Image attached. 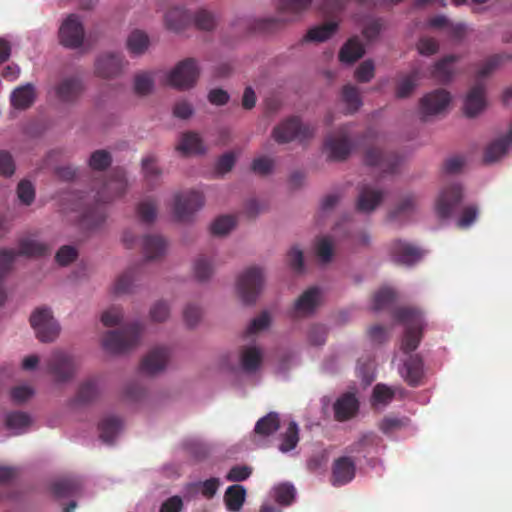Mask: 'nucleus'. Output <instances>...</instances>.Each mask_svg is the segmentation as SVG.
I'll return each instance as SVG.
<instances>
[{
	"mask_svg": "<svg viewBox=\"0 0 512 512\" xmlns=\"http://www.w3.org/2000/svg\"><path fill=\"white\" fill-rule=\"evenodd\" d=\"M393 317L406 326L401 348L410 353L417 349L422 338L423 317L419 310L410 307L398 308Z\"/></svg>",
	"mask_w": 512,
	"mask_h": 512,
	"instance_id": "obj_1",
	"label": "nucleus"
},
{
	"mask_svg": "<svg viewBox=\"0 0 512 512\" xmlns=\"http://www.w3.org/2000/svg\"><path fill=\"white\" fill-rule=\"evenodd\" d=\"M142 330V325L136 322L120 330L109 331L103 338V347L115 354L127 352L139 344Z\"/></svg>",
	"mask_w": 512,
	"mask_h": 512,
	"instance_id": "obj_2",
	"label": "nucleus"
},
{
	"mask_svg": "<svg viewBox=\"0 0 512 512\" xmlns=\"http://www.w3.org/2000/svg\"><path fill=\"white\" fill-rule=\"evenodd\" d=\"M264 273L259 267L246 269L237 280V292L246 304H252L260 295L264 286Z\"/></svg>",
	"mask_w": 512,
	"mask_h": 512,
	"instance_id": "obj_3",
	"label": "nucleus"
},
{
	"mask_svg": "<svg viewBox=\"0 0 512 512\" xmlns=\"http://www.w3.org/2000/svg\"><path fill=\"white\" fill-rule=\"evenodd\" d=\"M314 134V128L303 125L298 117H291L276 127L272 131V137L279 144L289 143L293 140L305 141Z\"/></svg>",
	"mask_w": 512,
	"mask_h": 512,
	"instance_id": "obj_4",
	"label": "nucleus"
},
{
	"mask_svg": "<svg viewBox=\"0 0 512 512\" xmlns=\"http://www.w3.org/2000/svg\"><path fill=\"white\" fill-rule=\"evenodd\" d=\"M199 73L197 61L187 58L180 61L167 75V82L170 86L180 90L190 89L196 84Z\"/></svg>",
	"mask_w": 512,
	"mask_h": 512,
	"instance_id": "obj_5",
	"label": "nucleus"
},
{
	"mask_svg": "<svg viewBox=\"0 0 512 512\" xmlns=\"http://www.w3.org/2000/svg\"><path fill=\"white\" fill-rule=\"evenodd\" d=\"M204 205V196L196 190L177 193L174 196L173 215L179 222L189 221Z\"/></svg>",
	"mask_w": 512,
	"mask_h": 512,
	"instance_id": "obj_6",
	"label": "nucleus"
},
{
	"mask_svg": "<svg viewBox=\"0 0 512 512\" xmlns=\"http://www.w3.org/2000/svg\"><path fill=\"white\" fill-rule=\"evenodd\" d=\"M30 323L41 342H52L59 335L60 326L49 308H37L30 316Z\"/></svg>",
	"mask_w": 512,
	"mask_h": 512,
	"instance_id": "obj_7",
	"label": "nucleus"
},
{
	"mask_svg": "<svg viewBox=\"0 0 512 512\" xmlns=\"http://www.w3.org/2000/svg\"><path fill=\"white\" fill-rule=\"evenodd\" d=\"M128 65V61L119 52H104L94 63V73L102 79H115L121 76Z\"/></svg>",
	"mask_w": 512,
	"mask_h": 512,
	"instance_id": "obj_8",
	"label": "nucleus"
},
{
	"mask_svg": "<svg viewBox=\"0 0 512 512\" xmlns=\"http://www.w3.org/2000/svg\"><path fill=\"white\" fill-rule=\"evenodd\" d=\"M47 372L53 376L55 382L70 381L76 373L74 358L63 351L53 352L47 360Z\"/></svg>",
	"mask_w": 512,
	"mask_h": 512,
	"instance_id": "obj_9",
	"label": "nucleus"
},
{
	"mask_svg": "<svg viewBox=\"0 0 512 512\" xmlns=\"http://www.w3.org/2000/svg\"><path fill=\"white\" fill-rule=\"evenodd\" d=\"M352 147L348 126H343L337 132L329 134L324 142V150L332 161L346 160Z\"/></svg>",
	"mask_w": 512,
	"mask_h": 512,
	"instance_id": "obj_10",
	"label": "nucleus"
},
{
	"mask_svg": "<svg viewBox=\"0 0 512 512\" xmlns=\"http://www.w3.org/2000/svg\"><path fill=\"white\" fill-rule=\"evenodd\" d=\"M463 200V189L460 184H451L444 187L435 204L436 214L440 219L453 216Z\"/></svg>",
	"mask_w": 512,
	"mask_h": 512,
	"instance_id": "obj_11",
	"label": "nucleus"
},
{
	"mask_svg": "<svg viewBox=\"0 0 512 512\" xmlns=\"http://www.w3.org/2000/svg\"><path fill=\"white\" fill-rule=\"evenodd\" d=\"M84 28L75 14L69 15L59 28L60 43L67 48L76 49L83 44Z\"/></svg>",
	"mask_w": 512,
	"mask_h": 512,
	"instance_id": "obj_12",
	"label": "nucleus"
},
{
	"mask_svg": "<svg viewBox=\"0 0 512 512\" xmlns=\"http://www.w3.org/2000/svg\"><path fill=\"white\" fill-rule=\"evenodd\" d=\"M365 164L372 167H378L384 174H393L402 162V158L394 153H384L382 150L371 147L365 152Z\"/></svg>",
	"mask_w": 512,
	"mask_h": 512,
	"instance_id": "obj_13",
	"label": "nucleus"
},
{
	"mask_svg": "<svg viewBox=\"0 0 512 512\" xmlns=\"http://www.w3.org/2000/svg\"><path fill=\"white\" fill-rule=\"evenodd\" d=\"M85 90L83 80L77 76L65 77L55 86V95L59 101L73 104L78 101Z\"/></svg>",
	"mask_w": 512,
	"mask_h": 512,
	"instance_id": "obj_14",
	"label": "nucleus"
},
{
	"mask_svg": "<svg viewBox=\"0 0 512 512\" xmlns=\"http://www.w3.org/2000/svg\"><path fill=\"white\" fill-rule=\"evenodd\" d=\"M451 100L450 94L444 89H436L420 100V111L423 118L441 113Z\"/></svg>",
	"mask_w": 512,
	"mask_h": 512,
	"instance_id": "obj_15",
	"label": "nucleus"
},
{
	"mask_svg": "<svg viewBox=\"0 0 512 512\" xmlns=\"http://www.w3.org/2000/svg\"><path fill=\"white\" fill-rule=\"evenodd\" d=\"M390 252L394 262L407 266L417 263L423 256L421 249L402 240L392 242Z\"/></svg>",
	"mask_w": 512,
	"mask_h": 512,
	"instance_id": "obj_16",
	"label": "nucleus"
},
{
	"mask_svg": "<svg viewBox=\"0 0 512 512\" xmlns=\"http://www.w3.org/2000/svg\"><path fill=\"white\" fill-rule=\"evenodd\" d=\"M127 188L125 175L122 171H115L102 188L97 192V203H107L115 197L123 195Z\"/></svg>",
	"mask_w": 512,
	"mask_h": 512,
	"instance_id": "obj_17",
	"label": "nucleus"
},
{
	"mask_svg": "<svg viewBox=\"0 0 512 512\" xmlns=\"http://www.w3.org/2000/svg\"><path fill=\"white\" fill-rule=\"evenodd\" d=\"M170 357L166 347L153 348L142 360L140 370L147 375H154L165 369Z\"/></svg>",
	"mask_w": 512,
	"mask_h": 512,
	"instance_id": "obj_18",
	"label": "nucleus"
},
{
	"mask_svg": "<svg viewBox=\"0 0 512 512\" xmlns=\"http://www.w3.org/2000/svg\"><path fill=\"white\" fill-rule=\"evenodd\" d=\"M356 466L352 458L343 456L336 459L332 467V484L342 486L353 480Z\"/></svg>",
	"mask_w": 512,
	"mask_h": 512,
	"instance_id": "obj_19",
	"label": "nucleus"
},
{
	"mask_svg": "<svg viewBox=\"0 0 512 512\" xmlns=\"http://www.w3.org/2000/svg\"><path fill=\"white\" fill-rule=\"evenodd\" d=\"M400 374L409 386H419L424 376L422 358L417 354L410 355L404 361Z\"/></svg>",
	"mask_w": 512,
	"mask_h": 512,
	"instance_id": "obj_20",
	"label": "nucleus"
},
{
	"mask_svg": "<svg viewBox=\"0 0 512 512\" xmlns=\"http://www.w3.org/2000/svg\"><path fill=\"white\" fill-rule=\"evenodd\" d=\"M321 291L318 287H311L304 291L294 304L295 316L312 314L320 304Z\"/></svg>",
	"mask_w": 512,
	"mask_h": 512,
	"instance_id": "obj_21",
	"label": "nucleus"
},
{
	"mask_svg": "<svg viewBox=\"0 0 512 512\" xmlns=\"http://www.w3.org/2000/svg\"><path fill=\"white\" fill-rule=\"evenodd\" d=\"M99 392L98 380L94 377L88 378L79 385L76 395L70 401V405H88L97 399Z\"/></svg>",
	"mask_w": 512,
	"mask_h": 512,
	"instance_id": "obj_22",
	"label": "nucleus"
},
{
	"mask_svg": "<svg viewBox=\"0 0 512 512\" xmlns=\"http://www.w3.org/2000/svg\"><path fill=\"white\" fill-rule=\"evenodd\" d=\"M280 18H241L236 24L241 29L242 33L251 32H270L278 27L280 22H284Z\"/></svg>",
	"mask_w": 512,
	"mask_h": 512,
	"instance_id": "obj_23",
	"label": "nucleus"
},
{
	"mask_svg": "<svg viewBox=\"0 0 512 512\" xmlns=\"http://www.w3.org/2000/svg\"><path fill=\"white\" fill-rule=\"evenodd\" d=\"M383 197L382 191L364 185L359 191L356 208L360 212L370 213L382 202Z\"/></svg>",
	"mask_w": 512,
	"mask_h": 512,
	"instance_id": "obj_24",
	"label": "nucleus"
},
{
	"mask_svg": "<svg viewBox=\"0 0 512 512\" xmlns=\"http://www.w3.org/2000/svg\"><path fill=\"white\" fill-rule=\"evenodd\" d=\"M485 107V86L482 83L475 84L469 91L464 102V113L467 117H474Z\"/></svg>",
	"mask_w": 512,
	"mask_h": 512,
	"instance_id": "obj_25",
	"label": "nucleus"
},
{
	"mask_svg": "<svg viewBox=\"0 0 512 512\" xmlns=\"http://www.w3.org/2000/svg\"><path fill=\"white\" fill-rule=\"evenodd\" d=\"M167 243L160 235H146L142 239V250L147 260H157L166 253Z\"/></svg>",
	"mask_w": 512,
	"mask_h": 512,
	"instance_id": "obj_26",
	"label": "nucleus"
},
{
	"mask_svg": "<svg viewBox=\"0 0 512 512\" xmlns=\"http://www.w3.org/2000/svg\"><path fill=\"white\" fill-rule=\"evenodd\" d=\"M358 410V401L353 394H344L334 403V415L338 421L352 418Z\"/></svg>",
	"mask_w": 512,
	"mask_h": 512,
	"instance_id": "obj_27",
	"label": "nucleus"
},
{
	"mask_svg": "<svg viewBox=\"0 0 512 512\" xmlns=\"http://www.w3.org/2000/svg\"><path fill=\"white\" fill-rule=\"evenodd\" d=\"M458 60L455 55H449L438 61L431 71V77L439 83H448L454 75L453 64Z\"/></svg>",
	"mask_w": 512,
	"mask_h": 512,
	"instance_id": "obj_28",
	"label": "nucleus"
},
{
	"mask_svg": "<svg viewBox=\"0 0 512 512\" xmlns=\"http://www.w3.org/2000/svg\"><path fill=\"white\" fill-rule=\"evenodd\" d=\"M512 143V125L508 133L493 141L488 145V147L485 150L484 154V161L486 163H492L497 161L501 156H503L509 145Z\"/></svg>",
	"mask_w": 512,
	"mask_h": 512,
	"instance_id": "obj_29",
	"label": "nucleus"
},
{
	"mask_svg": "<svg viewBox=\"0 0 512 512\" xmlns=\"http://www.w3.org/2000/svg\"><path fill=\"white\" fill-rule=\"evenodd\" d=\"M122 428V421L116 416H105L98 424L100 438L104 443L112 444Z\"/></svg>",
	"mask_w": 512,
	"mask_h": 512,
	"instance_id": "obj_30",
	"label": "nucleus"
},
{
	"mask_svg": "<svg viewBox=\"0 0 512 512\" xmlns=\"http://www.w3.org/2000/svg\"><path fill=\"white\" fill-rule=\"evenodd\" d=\"M190 22V14L181 7H173L165 14L166 27L175 32L183 30Z\"/></svg>",
	"mask_w": 512,
	"mask_h": 512,
	"instance_id": "obj_31",
	"label": "nucleus"
},
{
	"mask_svg": "<svg viewBox=\"0 0 512 512\" xmlns=\"http://www.w3.org/2000/svg\"><path fill=\"white\" fill-rule=\"evenodd\" d=\"M365 53L364 46L357 37L350 38L339 52V60L342 63L352 64Z\"/></svg>",
	"mask_w": 512,
	"mask_h": 512,
	"instance_id": "obj_32",
	"label": "nucleus"
},
{
	"mask_svg": "<svg viewBox=\"0 0 512 512\" xmlns=\"http://www.w3.org/2000/svg\"><path fill=\"white\" fill-rule=\"evenodd\" d=\"M35 101V90L32 84L16 88L11 94V104L16 109H27Z\"/></svg>",
	"mask_w": 512,
	"mask_h": 512,
	"instance_id": "obj_33",
	"label": "nucleus"
},
{
	"mask_svg": "<svg viewBox=\"0 0 512 512\" xmlns=\"http://www.w3.org/2000/svg\"><path fill=\"white\" fill-rule=\"evenodd\" d=\"M80 490V483L75 479H61L50 486V491L56 499L76 496Z\"/></svg>",
	"mask_w": 512,
	"mask_h": 512,
	"instance_id": "obj_34",
	"label": "nucleus"
},
{
	"mask_svg": "<svg viewBox=\"0 0 512 512\" xmlns=\"http://www.w3.org/2000/svg\"><path fill=\"white\" fill-rule=\"evenodd\" d=\"M417 199L409 194L403 197L400 203L389 212L390 221H402L408 219L416 210Z\"/></svg>",
	"mask_w": 512,
	"mask_h": 512,
	"instance_id": "obj_35",
	"label": "nucleus"
},
{
	"mask_svg": "<svg viewBox=\"0 0 512 512\" xmlns=\"http://www.w3.org/2000/svg\"><path fill=\"white\" fill-rule=\"evenodd\" d=\"M262 353L255 346H247L242 348L240 352L241 367L246 372H255L261 365Z\"/></svg>",
	"mask_w": 512,
	"mask_h": 512,
	"instance_id": "obj_36",
	"label": "nucleus"
},
{
	"mask_svg": "<svg viewBox=\"0 0 512 512\" xmlns=\"http://www.w3.org/2000/svg\"><path fill=\"white\" fill-rule=\"evenodd\" d=\"M246 498V489L238 484L229 486L224 495L226 507L230 511H239Z\"/></svg>",
	"mask_w": 512,
	"mask_h": 512,
	"instance_id": "obj_37",
	"label": "nucleus"
},
{
	"mask_svg": "<svg viewBox=\"0 0 512 512\" xmlns=\"http://www.w3.org/2000/svg\"><path fill=\"white\" fill-rule=\"evenodd\" d=\"M419 77L420 76L418 69H413L409 74L402 75L396 83V97L406 98L410 96L415 87L417 86V81L419 80Z\"/></svg>",
	"mask_w": 512,
	"mask_h": 512,
	"instance_id": "obj_38",
	"label": "nucleus"
},
{
	"mask_svg": "<svg viewBox=\"0 0 512 512\" xmlns=\"http://www.w3.org/2000/svg\"><path fill=\"white\" fill-rule=\"evenodd\" d=\"M177 150L183 154H200L204 152V147L200 136L195 132H186L182 134Z\"/></svg>",
	"mask_w": 512,
	"mask_h": 512,
	"instance_id": "obj_39",
	"label": "nucleus"
},
{
	"mask_svg": "<svg viewBox=\"0 0 512 512\" xmlns=\"http://www.w3.org/2000/svg\"><path fill=\"white\" fill-rule=\"evenodd\" d=\"M336 22H327L319 26H315L308 30L304 40L306 42H323L329 39L337 30Z\"/></svg>",
	"mask_w": 512,
	"mask_h": 512,
	"instance_id": "obj_40",
	"label": "nucleus"
},
{
	"mask_svg": "<svg viewBox=\"0 0 512 512\" xmlns=\"http://www.w3.org/2000/svg\"><path fill=\"white\" fill-rule=\"evenodd\" d=\"M280 427L279 414L270 412L266 416L260 418L255 425L254 432L260 436H270Z\"/></svg>",
	"mask_w": 512,
	"mask_h": 512,
	"instance_id": "obj_41",
	"label": "nucleus"
},
{
	"mask_svg": "<svg viewBox=\"0 0 512 512\" xmlns=\"http://www.w3.org/2000/svg\"><path fill=\"white\" fill-rule=\"evenodd\" d=\"M148 46L149 38L142 31H133L127 39V48L132 54H143L147 50Z\"/></svg>",
	"mask_w": 512,
	"mask_h": 512,
	"instance_id": "obj_42",
	"label": "nucleus"
},
{
	"mask_svg": "<svg viewBox=\"0 0 512 512\" xmlns=\"http://www.w3.org/2000/svg\"><path fill=\"white\" fill-rule=\"evenodd\" d=\"M299 442V429L296 422L291 421L282 435V441L279 446L280 451L286 453L293 450Z\"/></svg>",
	"mask_w": 512,
	"mask_h": 512,
	"instance_id": "obj_43",
	"label": "nucleus"
},
{
	"mask_svg": "<svg viewBox=\"0 0 512 512\" xmlns=\"http://www.w3.org/2000/svg\"><path fill=\"white\" fill-rule=\"evenodd\" d=\"M342 100L347 106L349 113L356 112L362 105V100L357 87L345 85L342 89Z\"/></svg>",
	"mask_w": 512,
	"mask_h": 512,
	"instance_id": "obj_44",
	"label": "nucleus"
},
{
	"mask_svg": "<svg viewBox=\"0 0 512 512\" xmlns=\"http://www.w3.org/2000/svg\"><path fill=\"white\" fill-rule=\"evenodd\" d=\"M214 273V265L210 258L200 255L194 262V274L197 280L206 281Z\"/></svg>",
	"mask_w": 512,
	"mask_h": 512,
	"instance_id": "obj_45",
	"label": "nucleus"
},
{
	"mask_svg": "<svg viewBox=\"0 0 512 512\" xmlns=\"http://www.w3.org/2000/svg\"><path fill=\"white\" fill-rule=\"evenodd\" d=\"M137 215L142 222L153 223L157 216L156 201L151 198L141 201L137 206Z\"/></svg>",
	"mask_w": 512,
	"mask_h": 512,
	"instance_id": "obj_46",
	"label": "nucleus"
},
{
	"mask_svg": "<svg viewBox=\"0 0 512 512\" xmlns=\"http://www.w3.org/2000/svg\"><path fill=\"white\" fill-rule=\"evenodd\" d=\"M154 87L153 74L151 72H140L134 77V91L137 95H148Z\"/></svg>",
	"mask_w": 512,
	"mask_h": 512,
	"instance_id": "obj_47",
	"label": "nucleus"
},
{
	"mask_svg": "<svg viewBox=\"0 0 512 512\" xmlns=\"http://www.w3.org/2000/svg\"><path fill=\"white\" fill-rule=\"evenodd\" d=\"M142 169L147 184L153 188L157 184V181L161 175V171L157 166L156 159L152 156L143 159Z\"/></svg>",
	"mask_w": 512,
	"mask_h": 512,
	"instance_id": "obj_48",
	"label": "nucleus"
},
{
	"mask_svg": "<svg viewBox=\"0 0 512 512\" xmlns=\"http://www.w3.org/2000/svg\"><path fill=\"white\" fill-rule=\"evenodd\" d=\"M135 272V269H128L116 279L113 287L115 294H124L131 291L135 280Z\"/></svg>",
	"mask_w": 512,
	"mask_h": 512,
	"instance_id": "obj_49",
	"label": "nucleus"
},
{
	"mask_svg": "<svg viewBox=\"0 0 512 512\" xmlns=\"http://www.w3.org/2000/svg\"><path fill=\"white\" fill-rule=\"evenodd\" d=\"M395 391L385 384H377L373 388L372 401L373 405H387L394 398Z\"/></svg>",
	"mask_w": 512,
	"mask_h": 512,
	"instance_id": "obj_50",
	"label": "nucleus"
},
{
	"mask_svg": "<svg viewBox=\"0 0 512 512\" xmlns=\"http://www.w3.org/2000/svg\"><path fill=\"white\" fill-rule=\"evenodd\" d=\"M112 157L106 150H97L89 158V166L93 170L103 171L110 166Z\"/></svg>",
	"mask_w": 512,
	"mask_h": 512,
	"instance_id": "obj_51",
	"label": "nucleus"
},
{
	"mask_svg": "<svg viewBox=\"0 0 512 512\" xmlns=\"http://www.w3.org/2000/svg\"><path fill=\"white\" fill-rule=\"evenodd\" d=\"M235 224L236 221L233 216H220L212 223L211 232L213 235L222 236L232 230Z\"/></svg>",
	"mask_w": 512,
	"mask_h": 512,
	"instance_id": "obj_52",
	"label": "nucleus"
},
{
	"mask_svg": "<svg viewBox=\"0 0 512 512\" xmlns=\"http://www.w3.org/2000/svg\"><path fill=\"white\" fill-rule=\"evenodd\" d=\"M5 423L9 429H22L30 425L31 418L25 412L15 411L6 415Z\"/></svg>",
	"mask_w": 512,
	"mask_h": 512,
	"instance_id": "obj_53",
	"label": "nucleus"
},
{
	"mask_svg": "<svg viewBox=\"0 0 512 512\" xmlns=\"http://www.w3.org/2000/svg\"><path fill=\"white\" fill-rule=\"evenodd\" d=\"M312 0H279L281 12H288L298 15L308 9Z\"/></svg>",
	"mask_w": 512,
	"mask_h": 512,
	"instance_id": "obj_54",
	"label": "nucleus"
},
{
	"mask_svg": "<svg viewBox=\"0 0 512 512\" xmlns=\"http://www.w3.org/2000/svg\"><path fill=\"white\" fill-rule=\"evenodd\" d=\"M395 300V293L389 288H382L375 293L373 310L379 311L389 306Z\"/></svg>",
	"mask_w": 512,
	"mask_h": 512,
	"instance_id": "obj_55",
	"label": "nucleus"
},
{
	"mask_svg": "<svg viewBox=\"0 0 512 512\" xmlns=\"http://www.w3.org/2000/svg\"><path fill=\"white\" fill-rule=\"evenodd\" d=\"M194 23L198 29L210 31L216 26V19L210 11L201 9L196 12Z\"/></svg>",
	"mask_w": 512,
	"mask_h": 512,
	"instance_id": "obj_56",
	"label": "nucleus"
},
{
	"mask_svg": "<svg viewBox=\"0 0 512 512\" xmlns=\"http://www.w3.org/2000/svg\"><path fill=\"white\" fill-rule=\"evenodd\" d=\"M17 196L22 204L31 205L35 199V189L32 183L28 180H21L17 186Z\"/></svg>",
	"mask_w": 512,
	"mask_h": 512,
	"instance_id": "obj_57",
	"label": "nucleus"
},
{
	"mask_svg": "<svg viewBox=\"0 0 512 512\" xmlns=\"http://www.w3.org/2000/svg\"><path fill=\"white\" fill-rule=\"evenodd\" d=\"M375 75L374 62L371 59L363 61L355 71V79L360 83H367Z\"/></svg>",
	"mask_w": 512,
	"mask_h": 512,
	"instance_id": "obj_58",
	"label": "nucleus"
},
{
	"mask_svg": "<svg viewBox=\"0 0 512 512\" xmlns=\"http://www.w3.org/2000/svg\"><path fill=\"white\" fill-rule=\"evenodd\" d=\"M316 254L323 263H327L333 256V244L328 237H321L316 242Z\"/></svg>",
	"mask_w": 512,
	"mask_h": 512,
	"instance_id": "obj_59",
	"label": "nucleus"
},
{
	"mask_svg": "<svg viewBox=\"0 0 512 512\" xmlns=\"http://www.w3.org/2000/svg\"><path fill=\"white\" fill-rule=\"evenodd\" d=\"M295 488L290 484H280L275 488V499L278 503L289 505L295 497Z\"/></svg>",
	"mask_w": 512,
	"mask_h": 512,
	"instance_id": "obj_60",
	"label": "nucleus"
},
{
	"mask_svg": "<svg viewBox=\"0 0 512 512\" xmlns=\"http://www.w3.org/2000/svg\"><path fill=\"white\" fill-rule=\"evenodd\" d=\"M408 419L407 418H397L392 416H387L383 418V420L379 424L380 430L389 434L393 431L399 430L406 426Z\"/></svg>",
	"mask_w": 512,
	"mask_h": 512,
	"instance_id": "obj_61",
	"label": "nucleus"
},
{
	"mask_svg": "<svg viewBox=\"0 0 512 512\" xmlns=\"http://www.w3.org/2000/svg\"><path fill=\"white\" fill-rule=\"evenodd\" d=\"M478 213V208L475 205L464 207L457 221V226L462 229L470 227L477 219Z\"/></svg>",
	"mask_w": 512,
	"mask_h": 512,
	"instance_id": "obj_62",
	"label": "nucleus"
},
{
	"mask_svg": "<svg viewBox=\"0 0 512 512\" xmlns=\"http://www.w3.org/2000/svg\"><path fill=\"white\" fill-rule=\"evenodd\" d=\"M123 319V311L117 306H112L102 313L101 322L106 327L116 326Z\"/></svg>",
	"mask_w": 512,
	"mask_h": 512,
	"instance_id": "obj_63",
	"label": "nucleus"
},
{
	"mask_svg": "<svg viewBox=\"0 0 512 512\" xmlns=\"http://www.w3.org/2000/svg\"><path fill=\"white\" fill-rule=\"evenodd\" d=\"M274 167V160L266 157L261 156L253 160L251 164V169L254 173L259 174L261 176L268 175L272 172Z\"/></svg>",
	"mask_w": 512,
	"mask_h": 512,
	"instance_id": "obj_64",
	"label": "nucleus"
}]
</instances>
